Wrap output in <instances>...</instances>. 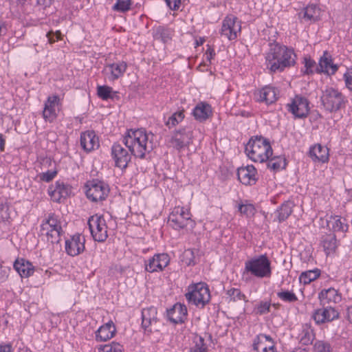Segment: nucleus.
Segmentation results:
<instances>
[{"instance_id": "1", "label": "nucleus", "mask_w": 352, "mask_h": 352, "mask_svg": "<svg viewBox=\"0 0 352 352\" xmlns=\"http://www.w3.org/2000/svg\"><path fill=\"white\" fill-rule=\"evenodd\" d=\"M269 45L265 64L271 72H281L296 64V55L293 49L276 42L270 43Z\"/></svg>"}, {"instance_id": "2", "label": "nucleus", "mask_w": 352, "mask_h": 352, "mask_svg": "<svg viewBox=\"0 0 352 352\" xmlns=\"http://www.w3.org/2000/svg\"><path fill=\"white\" fill-rule=\"evenodd\" d=\"M153 136L152 133H147L144 129H129L123 137L122 142L131 155L144 159L146 153H151L153 149Z\"/></svg>"}, {"instance_id": "3", "label": "nucleus", "mask_w": 352, "mask_h": 352, "mask_svg": "<svg viewBox=\"0 0 352 352\" xmlns=\"http://www.w3.org/2000/svg\"><path fill=\"white\" fill-rule=\"evenodd\" d=\"M245 152L250 160L260 163L267 162L273 154L269 140L262 135L252 136L245 145Z\"/></svg>"}, {"instance_id": "4", "label": "nucleus", "mask_w": 352, "mask_h": 352, "mask_svg": "<svg viewBox=\"0 0 352 352\" xmlns=\"http://www.w3.org/2000/svg\"><path fill=\"white\" fill-rule=\"evenodd\" d=\"M320 101L324 109L329 113H336L344 108L347 102L344 95L333 87H327L322 91Z\"/></svg>"}, {"instance_id": "5", "label": "nucleus", "mask_w": 352, "mask_h": 352, "mask_svg": "<svg viewBox=\"0 0 352 352\" xmlns=\"http://www.w3.org/2000/svg\"><path fill=\"white\" fill-rule=\"evenodd\" d=\"M245 272L258 278H268L272 275L271 262L266 254L248 260L245 263Z\"/></svg>"}, {"instance_id": "6", "label": "nucleus", "mask_w": 352, "mask_h": 352, "mask_svg": "<svg viewBox=\"0 0 352 352\" xmlns=\"http://www.w3.org/2000/svg\"><path fill=\"white\" fill-rule=\"evenodd\" d=\"M185 296L189 303L204 307L210 299L208 286L204 283H198L190 285L188 287V292Z\"/></svg>"}, {"instance_id": "7", "label": "nucleus", "mask_w": 352, "mask_h": 352, "mask_svg": "<svg viewBox=\"0 0 352 352\" xmlns=\"http://www.w3.org/2000/svg\"><path fill=\"white\" fill-rule=\"evenodd\" d=\"M85 187L87 199L95 203L105 200L110 191L109 185L98 179L87 181Z\"/></svg>"}, {"instance_id": "8", "label": "nucleus", "mask_w": 352, "mask_h": 352, "mask_svg": "<svg viewBox=\"0 0 352 352\" xmlns=\"http://www.w3.org/2000/svg\"><path fill=\"white\" fill-rule=\"evenodd\" d=\"M168 223L173 229L177 230L188 226L192 228L195 226L189 210L179 206L174 208L168 216Z\"/></svg>"}, {"instance_id": "9", "label": "nucleus", "mask_w": 352, "mask_h": 352, "mask_svg": "<svg viewBox=\"0 0 352 352\" xmlns=\"http://www.w3.org/2000/svg\"><path fill=\"white\" fill-rule=\"evenodd\" d=\"M88 226L94 239L104 242L108 237L106 221L103 216L95 214L88 219Z\"/></svg>"}, {"instance_id": "10", "label": "nucleus", "mask_w": 352, "mask_h": 352, "mask_svg": "<svg viewBox=\"0 0 352 352\" xmlns=\"http://www.w3.org/2000/svg\"><path fill=\"white\" fill-rule=\"evenodd\" d=\"M193 139V131L190 126H184L175 130L170 140L171 146L180 151L185 147H188Z\"/></svg>"}, {"instance_id": "11", "label": "nucleus", "mask_w": 352, "mask_h": 352, "mask_svg": "<svg viewBox=\"0 0 352 352\" xmlns=\"http://www.w3.org/2000/svg\"><path fill=\"white\" fill-rule=\"evenodd\" d=\"M340 314L332 305H326L322 308L316 309L312 315V318L317 324H321L332 322L338 319Z\"/></svg>"}, {"instance_id": "12", "label": "nucleus", "mask_w": 352, "mask_h": 352, "mask_svg": "<svg viewBox=\"0 0 352 352\" xmlns=\"http://www.w3.org/2000/svg\"><path fill=\"white\" fill-rule=\"evenodd\" d=\"M85 236L78 233L75 234L65 241V252L69 256H78L85 251Z\"/></svg>"}, {"instance_id": "13", "label": "nucleus", "mask_w": 352, "mask_h": 352, "mask_svg": "<svg viewBox=\"0 0 352 352\" xmlns=\"http://www.w3.org/2000/svg\"><path fill=\"white\" fill-rule=\"evenodd\" d=\"M241 21L235 16H226L222 24L221 34L226 36L230 41L237 37V33L241 32Z\"/></svg>"}, {"instance_id": "14", "label": "nucleus", "mask_w": 352, "mask_h": 352, "mask_svg": "<svg viewBox=\"0 0 352 352\" xmlns=\"http://www.w3.org/2000/svg\"><path fill=\"white\" fill-rule=\"evenodd\" d=\"M309 100L303 96H296L290 104H288V111L296 118L307 117L309 112Z\"/></svg>"}, {"instance_id": "15", "label": "nucleus", "mask_w": 352, "mask_h": 352, "mask_svg": "<svg viewBox=\"0 0 352 352\" xmlns=\"http://www.w3.org/2000/svg\"><path fill=\"white\" fill-rule=\"evenodd\" d=\"M157 322V311L156 307L151 306L142 310V328L145 333H151Z\"/></svg>"}, {"instance_id": "16", "label": "nucleus", "mask_w": 352, "mask_h": 352, "mask_svg": "<svg viewBox=\"0 0 352 352\" xmlns=\"http://www.w3.org/2000/svg\"><path fill=\"white\" fill-rule=\"evenodd\" d=\"M252 347L256 352H276L274 340L271 336L263 333L254 338Z\"/></svg>"}, {"instance_id": "17", "label": "nucleus", "mask_w": 352, "mask_h": 352, "mask_svg": "<svg viewBox=\"0 0 352 352\" xmlns=\"http://www.w3.org/2000/svg\"><path fill=\"white\" fill-rule=\"evenodd\" d=\"M111 155L117 167L124 169L131 161V155L120 144L114 143L111 148Z\"/></svg>"}, {"instance_id": "18", "label": "nucleus", "mask_w": 352, "mask_h": 352, "mask_svg": "<svg viewBox=\"0 0 352 352\" xmlns=\"http://www.w3.org/2000/svg\"><path fill=\"white\" fill-rule=\"evenodd\" d=\"M169 262L170 258L167 254H157L148 261H145V270L150 273L162 271Z\"/></svg>"}, {"instance_id": "19", "label": "nucleus", "mask_w": 352, "mask_h": 352, "mask_svg": "<svg viewBox=\"0 0 352 352\" xmlns=\"http://www.w3.org/2000/svg\"><path fill=\"white\" fill-rule=\"evenodd\" d=\"M318 300L322 307L338 304L342 300V294L333 287L323 289L318 293Z\"/></svg>"}, {"instance_id": "20", "label": "nucleus", "mask_w": 352, "mask_h": 352, "mask_svg": "<svg viewBox=\"0 0 352 352\" xmlns=\"http://www.w3.org/2000/svg\"><path fill=\"white\" fill-rule=\"evenodd\" d=\"M188 311L186 306L184 304L176 303L173 307L167 310L168 320L174 324H182L185 322Z\"/></svg>"}, {"instance_id": "21", "label": "nucleus", "mask_w": 352, "mask_h": 352, "mask_svg": "<svg viewBox=\"0 0 352 352\" xmlns=\"http://www.w3.org/2000/svg\"><path fill=\"white\" fill-rule=\"evenodd\" d=\"M338 69V66L333 63L331 56L327 51L324 52L320 57L318 65L316 68L317 74L324 73L328 75H333Z\"/></svg>"}, {"instance_id": "22", "label": "nucleus", "mask_w": 352, "mask_h": 352, "mask_svg": "<svg viewBox=\"0 0 352 352\" xmlns=\"http://www.w3.org/2000/svg\"><path fill=\"white\" fill-rule=\"evenodd\" d=\"M238 179L244 185H254L257 181L256 170L252 165L239 168L237 170Z\"/></svg>"}, {"instance_id": "23", "label": "nucleus", "mask_w": 352, "mask_h": 352, "mask_svg": "<svg viewBox=\"0 0 352 352\" xmlns=\"http://www.w3.org/2000/svg\"><path fill=\"white\" fill-rule=\"evenodd\" d=\"M212 342V335L205 333L204 336L195 334L192 338L193 345L189 349L188 352H208V346Z\"/></svg>"}, {"instance_id": "24", "label": "nucleus", "mask_w": 352, "mask_h": 352, "mask_svg": "<svg viewBox=\"0 0 352 352\" xmlns=\"http://www.w3.org/2000/svg\"><path fill=\"white\" fill-rule=\"evenodd\" d=\"M278 91L271 86H265L255 93L257 101L265 102L269 105L275 102L277 99Z\"/></svg>"}, {"instance_id": "25", "label": "nucleus", "mask_w": 352, "mask_h": 352, "mask_svg": "<svg viewBox=\"0 0 352 352\" xmlns=\"http://www.w3.org/2000/svg\"><path fill=\"white\" fill-rule=\"evenodd\" d=\"M80 145L82 148L90 152L99 147V139L94 131H87L80 135Z\"/></svg>"}, {"instance_id": "26", "label": "nucleus", "mask_w": 352, "mask_h": 352, "mask_svg": "<svg viewBox=\"0 0 352 352\" xmlns=\"http://www.w3.org/2000/svg\"><path fill=\"white\" fill-rule=\"evenodd\" d=\"M192 115L196 120L203 122L212 116V109L208 103L201 102L193 109Z\"/></svg>"}, {"instance_id": "27", "label": "nucleus", "mask_w": 352, "mask_h": 352, "mask_svg": "<svg viewBox=\"0 0 352 352\" xmlns=\"http://www.w3.org/2000/svg\"><path fill=\"white\" fill-rule=\"evenodd\" d=\"M59 98L56 95L49 96L45 102L43 116L45 120L52 122L56 118L55 107L58 104Z\"/></svg>"}, {"instance_id": "28", "label": "nucleus", "mask_w": 352, "mask_h": 352, "mask_svg": "<svg viewBox=\"0 0 352 352\" xmlns=\"http://www.w3.org/2000/svg\"><path fill=\"white\" fill-rule=\"evenodd\" d=\"M13 267L21 278L30 277L34 272V267L32 263L24 258H17L14 261Z\"/></svg>"}, {"instance_id": "29", "label": "nucleus", "mask_w": 352, "mask_h": 352, "mask_svg": "<svg viewBox=\"0 0 352 352\" xmlns=\"http://www.w3.org/2000/svg\"><path fill=\"white\" fill-rule=\"evenodd\" d=\"M116 331L113 322L109 321L97 330L96 332V340L98 342H105L113 337Z\"/></svg>"}, {"instance_id": "30", "label": "nucleus", "mask_w": 352, "mask_h": 352, "mask_svg": "<svg viewBox=\"0 0 352 352\" xmlns=\"http://www.w3.org/2000/svg\"><path fill=\"white\" fill-rule=\"evenodd\" d=\"M127 65L124 61H118L106 66L105 70H109L111 76L109 77L110 80H115L123 76L126 72Z\"/></svg>"}, {"instance_id": "31", "label": "nucleus", "mask_w": 352, "mask_h": 352, "mask_svg": "<svg viewBox=\"0 0 352 352\" xmlns=\"http://www.w3.org/2000/svg\"><path fill=\"white\" fill-rule=\"evenodd\" d=\"M320 244L323 247L327 255L336 251L338 247V241L334 234H327L323 235L320 240Z\"/></svg>"}, {"instance_id": "32", "label": "nucleus", "mask_w": 352, "mask_h": 352, "mask_svg": "<svg viewBox=\"0 0 352 352\" xmlns=\"http://www.w3.org/2000/svg\"><path fill=\"white\" fill-rule=\"evenodd\" d=\"M310 157L314 161L326 162L329 159L328 148L320 144L315 145L309 151Z\"/></svg>"}, {"instance_id": "33", "label": "nucleus", "mask_w": 352, "mask_h": 352, "mask_svg": "<svg viewBox=\"0 0 352 352\" xmlns=\"http://www.w3.org/2000/svg\"><path fill=\"white\" fill-rule=\"evenodd\" d=\"M300 342L303 345L312 344L315 334L311 325L308 323L302 325L300 333L298 335Z\"/></svg>"}, {"instance_id": "34", "label": "nucleus", "mask_w": 352, "mask_h": 352, "mask_svg": "<svg viewBox=\"0 0 352 352\" xmlns=\"http://www.w3.org/2000/svg\"><path fill=\"white\" fill-rule=\"evenodd\" d=\"M294 206L292 201H287L276 210L275 214L279 223L285 221L291 215Z\"/></svg>"}, {"instance_id": "35", "label": "nucleus", "mask_w": 352, "mask_h": 352, "mask_svg": "<svg viewBox=\"0 0 352 352\" xmlns=\"http://www.w3.org/2000/svg\"><path fill=\"white\" fill-rule=\"evenodd\" d=\"M321 14V10L316 4H309L304 8L302 18L315 22L320 19Z\"/></svg>"}, {"instance_id": "36", "label": "nucleus", "mask_w": 352, "mask_h": 352, "mask_svg": "<svg viewBox=\"0 0 352 352\" xmlns=\"http://www.w3.org/2000/svg\"><path fill=\"white\" fill-rule=\"evenodd\" d=\"M71 192L72 187L69 185L63 182H56L55 188L53 191V195L57 194V201L60 202L61 198H67L69 196Z\"/></svg>"}, {"instance_id": "37", "label": "nucleus", "mask_w": 352, "mask_h": 352, "mask_svg": "<svg viewBox=\"0 0 352 352\" xmlns=\"http://www.w3.org/2000/svg\"><path fill=\"white\" fill-rule=\"evenodd\" d=\"M41 227V232L43 235L44 234V232L48 230L55 229L62 230L60 222L54 217V214L50 215L48 219H47L45 222H43Z\"/></svg>"}, {"instance_id": "38", "label": "nucleus", "mask_w": 352, "mask_h": 352, "mask_svg": "<svg viewBox=\"0 0 352 352\" xmlns=\"http://www.w3.org/2000/svg\"><path fill=\"white\" fill-rule=\"evenodd\" d=\"M320 275V270L316 268L313 270H308L300 274L299 280L304 285L309 284L311 281L317 279Z\"/></svg>"}, {"instance_id": "39", "label": "nucleus", "mask_w": 352, "mask_h": 352, "mask_svg": "<svg viewBox=\"0 0 352 352\" xmlns=\"http://www.w3.org/2000/svg\"><path fill=\"white\" fill-rule=\"evenodd\" d=\"M153 38L155 40H160L166 43L171 39V33L169 29L164 26H158L153 30Z\"/></svg>"}, {"instance_id": "40", "label": "nucleus", "mask_w": 352, "mask_h": 352, "mask_svg": "<svg viewBox=\"0 0 352 352\" xmlns=\"http://www.w3.org/2000/svg\"><path fill=\"white\" fill-rule=\"evenodd\" d=\"M267 161V167L273 170H278L286 167L285 158L280 156L270 157Z\"/></svg>"}, {"instance_id": "41", "label": "nucleus", "mask_w": 352, "mask_h": 352, "mask_svg": "<svg viewBox=\"0 0 352 352\" xmlns=\"http://www.w3.org/2000/svg\"><path fill=\"white\" fill-rule=\"evenodd\" d=\"M239 212L245 215L248 218L252 217L256 213V208L252 204H248L247 201L245 203L239 204L238 206Z\"/></svg>"}, {"instance_id": "42", "label": "nucleus", "mask_w": 352, "mask_h": 352, "mask_svg": "<svg viewBox=\"0 0 352 352\" xmlns=\"http://www.w3.org/2000/svg\"><path fill=\"white\" fill-rule=\"evenodd\" d=\"M97 94L99 98L103 100H107L108 99H113V89L111 87L106 85H99L97 87Z\"/></svg>"}, {"instance_id": "43", "label": "nucleus", "mask_w": 352, "mask_h": 352, "mask_svg": "<svg viewBox=\"0 0 352 352\" xmlns=\"http://www.w3.org/2000/svg\"><path fill=\"white\" fill-rule=\"evenodd\" d=\"M184 110L179 111L174 113L171 116H170L165 124L169 129H170L180 123L184 120Z\"/></svg>"}, {"instance_id": "44", "label": "nucleus", "mask_w": 352, "mask_h": 352, "mask_svg": "<svg viewBox=\"0 0 352 352\" xmlns=\"http://www.w3.org/2000/svg\"><path fill=\"white\" fill-rule=\"evenodd\" d=\"M303 63L305 70L302 69L301 72L304 75H311L316 72V68L318 65H316V62L310 57H305Z\"/></svg>"}, {"instance_id": "45", "label": "nucleus", "mask_w": 352, "mask_h": 352, "mask_svg": "<svg viewBox=\"0 0 352 352\" xmlns=\"http://www.w3.org/2000/svg\"><path fill=\"white\" fill-rule=\"evenodd\" d=\"M131 0H116L112 10L119 12H125L131 9Z\"/></svg>"}, {"instance_id": "46", "label": "nucleus", "mask_w": 352, "mask_h": 352, "mask_svg": "<svg viewBox=\"0 0 352 352\" xmlns=\"http://www.w3.org/2000/svg\"><path fill=\"white\" fill-rule=\"evenodd\" d=\"M226 294L230 298V300L236 302L239 300L248 301L246 296L238 288H230L227 290Z\"/></svg>"}, {"instance_id": "47", "label": "nucleus", "mask_w": 352, "mask_h": 352, "mask_svg": "<svg viewBox=\"0 0 352 352\" xmlns=\"http://www.w3.org/2000/svg\"><path fill=\"white\" fill-rule=\"evenodd\" d=\"M62 230H48L44 232V234L47 236V240L52 244L58 243L60 240V234Z\"/></svg>"}, {"instance_id": "48", "label": "nucleus", "mask_w": 352, "mask_h": 352, "mask_svg": "<svg viewBox=\"0 0 352 352\" xmlns=\"http://www.w3.org/2000/svg\"><path fill=\"white\" fill-rule=\"evenodd\" d=\"M277 296L284 302H294L298 300L296 295L288 290H283L278 292Z\"/></svg>"}, {"instance_id": "49", "label": "nucleus", "mask_w": 352, "mask_h": 352, "mask_svg": "<svg viewBox=\"0 0 352 352\" xmlns=\"http://www.w3.org/2000/svg\"><path fill=\"white\" fill-rule=\"evenodd\" d=\"M333 219L334 221L332 223V228L335 232L341 231L344 232L347 231L348 226L342 221L341 217L336 216Z\"/></svg>"}, {"instance_id": "50", "label": "nucleus", "mask_w": 352, "mask_h": 352, "mask_svg": "<svg viewBox=\"0 0 352 352\" xmlns=\"http://www.w3.org/2000/svg\"><path fill=\"white\" fill-rule=\"evenodd\" d=\"M271 302L270 301H261L255 308L256 313L263 315L270 311Z\"/></svg>"}, {"instance_id": "51", "label": "nucleus", "mask_w": 352, "mask_h": 352, "mask_svg": "<svg viewBox=\"0 0 352 352\" xmlns=\"http://www.w3.org/2000/svg\"><path fill=\"white\" fill-rule=\"evenodd\" d=\"M315 352H331V345L329 343L318 340L314 345Z\"/></svg>"}, {"instance_id": "52", "label": "nucleus", "mask_w": 352, "mask_h": 352, "mask_svg": "<svg viewBox=\"0 0 352 352\" xmlns=\"http://www.w3.org/2000/svg\"><path fill=\"white\" fill-rule=\"evenodd\" d=\"M184 256L185 258V262L188 265H195L196 262L195 261L194 252L192 250H187L184 252Z\"/></svg>"}, {"instance_id": "53", "label": "nucleus", "mask_w": 352, "mask_h": 352, "mask_svg": "<svg viewBox=\"0 0 352 352\" xmlns=\"http://www.w3.org/2000/svg\"><path fill=\"white\" fill-rule=\"evenodd\" d=\"M0 218L2 221H8L10 218L9 207L7 204L0 205Z\"/></svg>"}, {"instance_id": "54", "label": "nucleus", "mask_w": 352, "mask_h": 352, "mask_svg": "<svg viewBox=\"0 0 352 352\" xmlns=\"http://www.w3.org/2000/svg\"><path fill=\"white\" fill-rule=\"evenodd\" d=\"M56 171H47L46 173H42L41 175V179L47 182L52 181L54 177L56 176Z\"/></svg>"}, {"instance_id": "55", "label": "nucleus", "mask_w": 352, "mask_h": 352, "mask_svg": "<svg viewBox=\"0 0 352 352\" xmlns=\"http://www.w3.org/2000/svg\"><path fill=\"white\" fill-rule=\"evenodd\" d=\"M10 269L0 265V283H4L8 277Z\"/></svg>"}, {"instance_id": "56", "label": "nucleus", "mask_w": 352, "mask_h": 352, "mask_svg": "<svg viewBox=\"0 0 352 352\" xmlns=\"http://www.w3.org/2000/svg\"><path fill=\"white\" fill-rule=\"evenodd\" d=\"M166 5L172 10H177L179 9L181 0H165Z\"/></svg>"}, {"instance_id": "57", "label": "nucleus", "mask_w": 352, "mask_h": 352, "mask_svg": "<svg viewBox=\"0 0 352 352\" xmlns=\"http://www.w3.org/2000/svg\"><path fill=\"white\" fill-rule=\"evenodd\" d=\"M344 79L346 87L349 90L352 91V72L344 74Z\"/></svg>"}, {"instance_id": "58", "label": "nucleus", "mask_w": 352, "mask_h": 352, "mask_svg": "<svg viewBox=\"0 0 352 352\" xmlns=\"http://www.w3.org/2000/svg\"><path fill=\"white\" fill-rule=\"evenodd\" d=\"M205 55L206 60L210 62L215 56V52L213 48H212L210 45H208V50H206Z\"/></svg>"}, {"instance_id": "59", "label": "nucleus", "mask_w": 352, "mask_h": 352, "mask_svg": "<svg viewBox=\"0 0 352 352\" xmlns=\"http://www.w3.org/2000/svg\"><path fill=\"white\" fill-rule=\"evenodd\" d=\"M113 343L114 342L110 344L100 345L98 349L102 352H113Z\"/></svg>"}, {"instance_id": "60", "label": "nucleus", "mask_w": 352, "mask_h": 352, "mask_svg": "<svg viewBox=\"0 0 352 352\" xmlns=\"http://www.w3.org/2000/svg\"><path fill=\"white\" fill-rule=\"evenodd\" d=\"M113 352H124L123 346L118 342H114Z\"/></svg>"}, {"instance_id": "61", "label": "nucleus", "mask_w": 352, "mask_h": 352, "mask_svg": "<svg viewBox=\"0 0 352 352\" xmlns=\"http://www.w3.org/2000/svg\"><path fill=\"white\" fill-rule=\"evenodd\" d=\"M0 352H12L10 344L0 345Z\"/></svg>"}, {"instance_id": "62", "label": "nucleus", "mask_w": 352, "mask_h": 352, "mask_svg": "<svg viewBox=\"0 0 352 352\" xmlns=\"http://www.w3.org/2000/svg\"><path fill=\"white\" fill-rule=\"evenodd\" d=\"M6 139L3 134L0 133V152H3L5 150Z\"/></svg>"}, {"instance_id": "63", "label": "nucleus", "mask_w": 352, "mask_h": 352, "mask_svg": "<svg viewBox=\"0 0 352 352\" xmlns=\"http://www.w3.org/2000/svg\"><path fill=\"white\" fill-rule=\"evenodd\" d=\"M7 32L6 24L3 22L0 21V36L6 34Z\"/></svg>"}, {"instance_id": "64", "label": "nucleus", "mask_w": 352, "mask_h": 352, "mask_svg": "<svg viewBox=\"0 0 352 352\" xmlns=\"http://www.w3.org/2000/svg\"><path fill=\"white\" fill-rule=\"evenodd\" d=\"M348 320L352 323V305L349 306L346 309Z\"/></svg>"}]
</instances>
